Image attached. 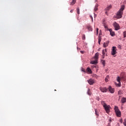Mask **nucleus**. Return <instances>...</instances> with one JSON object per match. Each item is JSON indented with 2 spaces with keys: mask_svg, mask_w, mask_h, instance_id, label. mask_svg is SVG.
<instances>
[{
  "mask_svg": "<svg viewBox=\"0 0 126 126\" xmlns=\"http://www.w3.org/2000/svg\"><path fill=\"white\" fill-rule=\"evenodd\" d=\"M125 5H121V8L117 13L116 18L120 19V18L123 17V14H124L123 11L125 10Z\"/></svg>",
  "mask_w": 126,
  "mask_h": 126,
  "instance_id": "1",
  "label": "nucleus"
},
{
  "mask_svg": "<svg viewBox=\"0 0 126 126\" xmlns=\"http://www.w3.org/2000/svg\"><path fill=\"white\" fill-rule=\"evenodd\" d=\"M102 105L103 106V108H104L105 110L106 111V112L107 113V114H109L110 113V108H111V106L110 105H107L104 101H102Z\"/></svg>",
  "mask_w": 126,
  "mask_h": 126,
  "instance_id": "2",
  "label": "nucleus"
},
{
  "mask_svg": "<svg viewBox=\"0 0 126 126\" xmlns=\"http://www.w3.org/2000/svg\"><path fill=\"white\" fill-rule=\"evenodd\" d=\"M99 59V53H96L94 55V60L95 61H92L91 63L92 64H95L96 63H98V59Z\"/></svg>",
  "mask_w": 126,
  "mask_h": 126,
  "instance_id": "3",
  "label": "nucleus"
},
{
  "mask_svg": "<svg viewBox=\"0 0 126 126\" xmlns=\"http://www.w3.org/2000/svg\"><path fill=\"white\" fill-rule=\"evenodd\" d=\"M114 110L115 111V113L117 117H121V111H120V110H119V108L117 106H115L114 108Z\"/></svg>",
  "mask_w": 126,
  "mask_h": 126,
  "instance_id": "4",
  "label": "nucleus"
},
{
  "mask_svg": "<svg viewBox=\"0 0 126 126\" xmlns=\"http://www.w3.org/2000/svg\"><path fill=\"white\" fill-rule=\"evenodd\" d=\"M117 54V47L116 46H113L111 50V55L115 56Z\"/></svg>",
  "mask_w": 126,
  "mask_h": 126,
  "instance_id": "5",
  "label": "nucleus"
},
{
  "mask_svg": "<svg viewBox=\"0 0 126 126\" xmlns=\"http://www.w3.org/2000/svg\"><path fill=\"white\" fill-rule=\"evenodd\" d=\"M114 27L115 28V30L116 31H118V30H120V25H119V24L115 22L114 25Z\"/></svg>",
  "mask_w": 126,
  "mask_h": 126,
  "instance_id": "6",
  "label": "nucleus"
},
{
  "mask_svg": "<svg viewBox=\"0 0 126 126\" xmlns=\"http://www.w3.org/2000/svg\"><path fill=\"white\" fill-rule=\"evenodd\" d=\"M87 82L90 85H93V84L95 83V81H94L93 79H90L89 80H88Z\"/></svg>",
  "mask_w": 126,
  "mask_h": 126,
  "instance_id": "7",
  "label": "nucleus"
},
{
  "mask_svg": "<svg viewBox=\"0 0 126 126\" xmlns=\"http://www.w3.org/2000/svg\"><path fill=\"white\" fill-rule=\"evenodd\" d=\"M99 89H100V91L101 92H103V93L107 92V91L108 90L107 89H106V88H104V87H100V88H99Z\"/></svg>",
  "mask_w": 126,
  "mask_h": 126,
  "instance_id": "8",
  "label": "nucleus"
},
{
  "mask_svg": "<svg viewBox=\"0 0 126 126\" xmlns=\"http://www.w3.org/2000/svg\"><path fill=\"white\" fill-rule=\"evenodd\" d=\"M117 81L119 82L118 84H117V86L119 87H121V78L120 77H118Z\"/></svg>",
  "mask_w": 126,
  "mask_h": 126,
  "instance_id": "9",
  "label": "nucleus"
},
{
  "mask_svg": "<svg viewBox=\"0 0 126 126\" xmlns=\"http://www.w3.org/2000/svg\"><path fill=\"white\" fill-rule=\"evenodd\" d=\"M108 89H109L110 93L113 94V93H114V92H115V89H114V88H112V87H111V86H109L108 87Z\"/></svg>",
  "mask_w": 126,
  "mask_h": 126,
  "instance_id": "10",
  "label": "nucleus"
},
{
  "mask_svg": "<svg viewBox=\"0 0 126 126\" xmlns=\"http://www.w3.org/2000/svg\"><path fill=\"white\" fill-rule=\"evenodd\" d=\"M111 8H112V5H109L106 8H105V10L106 11H109Z\"/></svg>",
  "mask_w": 126,
  "mask_h": 126,
  "instance_id": "11",
  "label": "nucleus"
},
{
  "mask_svg": "<svg viewBox=\"0 0 126 126\" xmlns=\"http://www.w3.org/2000/svg\"><path fill=\"white\" fill-rule=\"evenodd\" d=\"M109 32H110L111 36H112V37L114 36V35H115V32H113V30H112V29H109Z\"/></svg>",
  "mask_w": 126,
  "mask_h": 126,
  "instance_id": "12",
  "label": "nucleus"
},
{
  "mask_svg": "<svg viewBox=\"0 0 126 126\" xmlns=\"http://www.w3.org/2000/svg\"><path fill=\"white\" fill-rule=\"evenodd\" d=\"M109 45V41H107L106 42H104L103 45V47L104 48H106V47H108V45Z\"/></svg>",
  "mask_w": 126,
  "mask_h": 126,
  "instance_id": "13",
  "label": "nucleus"
},
{
  "mask_svg": "<svg viewBox=\"0 0 126 126\" xmlns=\"http://www.w3.org/2000/svg\"><path fill=\"white\" fill-rule=\"evenodd\" d=\"M103 26L104 27V28H105V30H106V31H110V29H109V28H108V26H107V25H106V24L103 23Z\"/></svg>",
  "mask_w": 126,
  "mask_h": 126,
  "instance_id": "14",
  "label": "nucleus"
},
{
  "mask_svg": "<svg viewBox=\"0 0 126 126\" xmlns=\"http://www.w3.org/2000/svg\"><path fill=\"white\" fill-rule=\"evenodd\" d=\"M87 71L90 73V74H91L92 73V70H91V69H90V68L88 67L87 68Z\"/></svg>",
  "mask_w": 126,
  "mask_h": 126,
  "instance_id": "15",
  "label": "nucleus"
},
{
  "mask_svg": "<svg viewBox=\"0 0 126 126\" xmlns=\"http://www.w3.org/2000/svg\"><path fill=\"white\" fill-rule=\"evenodd\" d=\"M95 114L97 117H99V112H98V110L95 109Z\"/></svg>",
  "mask_w": 126,
  "mask_h": 126,
  "instance_id": "16",
  "label": "nucleus"
},
{
  "mask_svg": "<svg viewBox=\"0 0 126 126\" xmlns=\"http://www.w3.org/2000/svg\"><path fill=\"white\" fill-rule=\"evenodd\" d=\"M75 2H76V0H72V1L70 3L71 5H73V4H75Z\"/></svg>",
  "mask_w": 126,
  "mask_h": 126,
  "instance_id": "17",
  "label": "nucleus"
},
{
  "mask_svg": "<svg viewBox=\"0 0 126 126\" xmlns=\"http://www.w3.org/2000/svg\"><path fill=\"white\" fill-rule=\"evenodd\" d=\"M87 93L90 96L91 95V94H92V92L91 91V90L89 89Z\"/></svg>",
  "mask_w": 126,
  "mask_h": 126,
  "instance_id": "18",
  "label": "nucleus"
},
{
  "mask_svg": "<svg viewBox=\"0 0 126 126\" xmlns=\"http://www.w3.org/2000/svg\"><path fill=\"white\" fill-rule=\"evenodd\" d=\"M87 28L89 31H92V27L91 26H88Z\"/></svg>",
  "mask_w": 126,
  "mask_h": 126,
  "instance_id": "19",
  "label": "nucleus"
},
{
  "mask_svg": "<svg viewBox=\"0 0 126 126\" xmlns=\"http://www.w3.org/2000/svg\"><path fill=\"white\" fill-rule=\"evenodd\" d=\"M106 52H107V49H105V50L103 49L102 50V53L103 56H105Z\"/></svg>",
  "mask_w": 126,
  "mask_h": 126,
  "instance_id": "20",
  "label": "nucleus"
},
{
  "mask_svg": "<svg viewBox=\"0 0 126 126\" xmlns=\"http://www.w3.org/2000/svg\"><path fill=\"white\" fill-rule=\"evenodd\" d=\"M98 4L96 5L94 7V11H97V10H98Z\"/></svg>",
  "mask_w": 126,
  "mask_h": 126,
  "instance_id": "21",
  "label": "nucleus"
},
{
  "mask_svg": "<svg viewBox=\"0 0 126 126\" xmlns=\"http://www.w3.org/2000/svg\"><path fill=\"white\" fill-rule=\"evenodd\" d=\"M101 40H102V38L100 37H98V44L99 45H101Z\"/></svg>",
  "mask_w": 126,
  "mask_h": 126,
  "instance_id": "22",
  "label": "nucleus"
},
{
  "mask_svg": "<svg viewBox=\"0 0 126 126\" xmlns=\"http://www.w3.org/2000/svg\"><path fill=\"white\" fill-rule=\"evenodd\" d=\"M101 63L105 66V64H106V62H105V60H101Z\"/></svg>",
  "mask_w": 126,
  "mask_h": 126,
  "instance_id": "23",
  "label": "nucleus"
},
{
  "mask_svg": "<svg viewBox=\"0 0 126 126\" xmlns=\"http://www.w3.org/2000/svg\"><path fill=\"white\" fill-rule=\"evenodd\" d=\"M77 14H80V9L79 7L77 8Z\"/></svg>",
  "mask_w": 126,
  "mask_h": 126,
  "instance_id": "24",
  "label": "nucleus"
},
{
  "mask_svg": "<svg viewBox=\"0 0 126 126\" xmlns=\"http://www.w3.org/2000/svg\"><path fill=\"white\" fill-rule=\"evenodd\" d=\"M122 94H123V91L120 90L118 92V95H122Z\"/></svg>",
  "mask_w": 126,
  "mask_h": 126,
  "instance_id": "25",
  "label": "nucleus"
},
{
  "mask_svg": "<svg viewBox=\"0 0 126 126\" xmlns=\"http://www.w3.org/2000/svg\"><path fill=\"white\" fill-rule=\"evenodd\" d=\"M123 36L124 38H126V31L123 32Z\"/></svg>",
  "mask_w": 126,
  "mask_h": 126,
  "instance_id": "26",
  "label": "nucleus"
},
{
  "mask_svg": "<svg viewBox=\"0 0 126 126\" xmlns=\"http://www.w3.org/2000/svg\"><path fill=\"white\" fill-rule=\"evenodd\" d=\"M82 40H85L86 37H85V34H83L82 37Z\"/></svg>",
  "mask_w": 126,
  "mask_h": 126,
  "instance_id": "27",
  "label": "nucleus"
},
{
  "mask_svg": "<svg viewBox=\"0 0 126 126\" xmlns=\"http://www.w3.org/2000/svg\"><path fill=\"white\" fill-rule=\"evenodd\" d=\"M124 126H126V119L124 120V122L123 123Z\"/></svg>",
  "mask_w": 126,
  "mask_h": 126,
  "instance_id": "28",
  "label": "nucleus"
},
{
  "mask_svg": "<svg viewBox=\"0 0 126 126\" xmlns=\"http://www.w3.org/2000/svg\"><path fill=\"white\" fill-rule=\"evenodd\" d=\"M105 80L106 82H108V78L107 77L105 78Z\"/></svg>",
  "mask_w": 126,
  "mask_h": 126,
  "instance_id": "29",
  "label": "nucleus"
},
{
  "mask_svg": "<svg viewBox=\"0 0 126 126\" xmlns=\"http://www.w3.org/2000/svg\"><path fill=\"white\" fill-rule=\"evenodd\" d=\"M80 53H81V54H84V51H80Z\"/></svg>",
  "mask_w": 126,
  "mask_h": 126,
  "instance_id": "30",
  "label": "nucleus"
},
{
  "mask_svg": "<svg viewBox=\"0 0 126 126\" xmlns=\"http://www.w3.org/2000/svg\"><path fill=\"white\" fill-rule=\"evenodd\" d=\"M98 31H99V29L97 28L96 29L97 34H98Z\"/></svg>",
  "mask_w": 126,
  "mask_h": 126,
  "instance_id": "31",
  "label": "nucleus"
},
{
  "mask_svg": "<svg viewBox=\"0 0 126 126\" xmlns=\"http://www.w3.org/2000/svg\"><path fill=\"white\" fill-rule=\"evenodd\" d=\"M91 18L92 21H93V17L92 16H91Z\"/></svg>",
  "mask_w": 126,
  "mask_h": 126,
  "instance_id": "32",
  "label": "nucleus"
},
{
  "mask_svg": "<svg viewBox=\"0 0 126 126\" xmlns=\"http://www.w3.org/2000/svg\"><path fill=\"white\" fill-rule=\"evenodd\" d=\"M73 12V10H71L70 12H71V13H72V12Z\"/></svg>",
  "mask_w": 126,
  "mask_h": 126,
  "instance_id": "33",
  "label": "nucleus"
},
{
  "mask_svg": "<svg viewBox=\"0 0 126 126\" xmlns=\"http://www.w3.org/2000/svg\"><path fill=\"white\" fill-rule=\"evenodd\" d=\"M82 71H84V72H85V70H84V69H82Z\"/></svg>",
  "mask_w": 126,
  "mask_h": 126,
  "instance_id": "34",
  "label": "nucleus"
},
{
  "mask_svg": "<svg viewBox=\"0 0 126 126\" xmlns=\"http://www.w3.org/2000/svg\"><path fill=\"white\" fill-rule=\"evenodd\" d=\"M107 126H111V124H110V123H109L108 125H107Z\"/></svg>",
  "mask_w": 126,
  "mask_h": 126,
  "instance_id": "35",
  "label": "nucleus"
},
{
  "mask_svg": "<svg viewBox=\"0 0 126 126\" xmlns=\"http://www.w3.org/2000/svg\"><path fill=\"white\" fill-rule=\"evenodd\" d=\"M105 13H106V14H107V11L105 12Z\"/></svg>",
  "mask_w": 126,
  "mask_h": 126,
  "instance_id": "36",
  "label": "nucleus"
},
{
  "mask_svg": "<svg viewBox=\"0 0 126 126\" xmlns=\"http://www.w3.org/2000/svg\"><path fill=\"white\" fill-rule=\"evenodd\" d=\"M119 48H121V46H119Z\"/></svg>",
  "mask_w": 126,
  "mask_h": 126,
  "instance_id": "37",
  "label": "nucleus"
},
{
  "mask_svg": "<svg viewBox=\"0 0 126 126\" xmlns=\"http://www.w3.org/2000/svg\"><path fill=\"white\" fill-rule=\"evenodd\" d=\"M55 91H57V90H55Z\"/></svg>",
  "mask_w": 126,
  "mask_h": 126,
  "instance_id": "38",
  "label": "nucleus"
},
{
  "mask_svg": "<svg viewBox=\"0 0 126 126\" xmlns=\"http://www.w3.org/2000/svg\"><path fill=\"white\" fill-rule=\"evenodd\" d=\"M110 122H111V120H110Z\"/></svg>",
  "mask_w": 126,
  "mask_h": 126,
  "instance_id": "39",
  "label": "nucleus"
}]
</instances>
